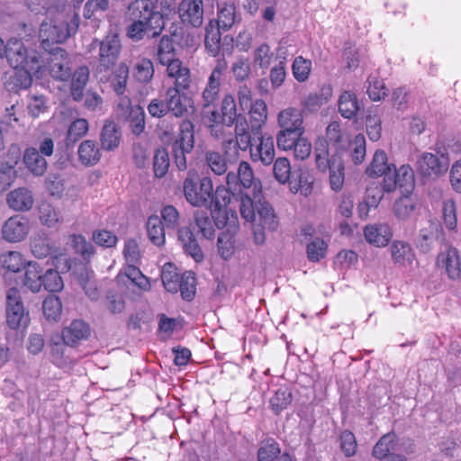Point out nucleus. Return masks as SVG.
Listing matches in <instances>:
<instances>
[{
    "label": "nucleus",
    "mask_w": 461,
    "mask_h": 461,
    "mask_svg": "<svg viewBox=\"0 0 461 461\" xmlns=\"http://www.w3.org/2000/svg\"><path fill=\"white\" fill-rule=\"evenodd\" d=\"M315 162L320 171H330V185L335 192H339L345 181L344 162L339 152H336L331 157L328 150L327 141L323 138H319L314 145Z\"/></svg>",
    "instance_id": "nucleus-2"
},
{
    "label": "nucleus",
    "mask_w": 461,
    "mask_h": 461,
    "mask_svg": "<svg viewBox=\"0 0 461 461\" xmlns=\"http://www.w3.org/2000/svg\"><path fill=\"white\" fill-rule=\"evenodd\" d=\"M177 59L172 39L168 35L162 36L157 47L156 60L165 66Z\"/></svg>",
    "instance_id": "nucleus-39"
},
{
    "label": "nucleus",
    "mask_w": 461,
    "mask_h": 461,
    "mask_svg": "<svg viewBox=\"0 0 461 461\" xmlns=\"http://www.w3.org/2000/svg\"><path fill=\"white\" fill-rule=\"evenodd\" d=\"M398 187L402 193H410L414 188V172L409 165H402L396 169Z\"/></svg>",
    "instance_id": "nucleus-55"
},
{
    "label": "nucleus",
    "mask_w": 461,
    "mask_h": 461,
    "mask_svg": "<svg viewBox=\"0 0 461 461\" xmlns=\"http://www.w3.org/2000/svg\"><path fill=\"white\" fill-rule=\"evenodd\" d=\"M23 162L26 169L34 176H42L47 171L48 162L46 158L34 147L24 149Z\"/></svg>",
    "instance_id": "nucleus-25"
},
{
    "label": "nucleus",
    "mask_w": 461,
    "mask_h": 461,
    "mask_svg": "<svg viewBox=\"0 0 461 461\" xmlns=\"http://www.w3.org/2000/svg\"><path fill=\"white\" fill-rule=\"evenodd\" d=\"M327 142H330L337 147V152L344 149L349 143L348 137L342 132L339 122H331L326 129ZM325 140V139H323ZM329 145V143H327Z\"/></svg>",
    "instance_id": "nucleus-46"
},
{
    "label": "nucleus",
    "mask_w": 461,
    "mask_h": 461,
    "mask_svg": "<svg viewBox=\"0 0 461 461\" xmlns=\"http://www.w3.org/2000/svg\"><path fill=\"white\" fill-rule=\"evenodd\" d=\"M212 181L209 176H203L199 183L194 177L188 176L183 182V192L188 203L194 207L210 206L212 203Z\"/></svg>",
    "instance_id": "nucleus-7"
},
{
    "label": "nucleus",
    "mask_w": 461,
    "mask_h": 461,
    "mask_svg": "<svg viewBox=\"0 0 461 461\" xmlns=\"http://www.w3.org/2000/svg\"><path fill=\"white\" fill-rule=\"evenodd\" d=\"M398 449L397 436L394 432H389L378 440L373 448L375 457L382 459L393 454Z\"/></svg>",
    "instance_id": "nucleus-37"
},
{
    "label": "nucleus",
    "mask_w": 461,
    "mask_h": 461,
    "mask_svg": "<svg viewBox=\"0 0 461 461\" xmlns=\"http://www.w3.org/2000/svg\"><path fill=\"white\" fill-rule=\"evenodd\" d=\"M366 241L376 247H384L391 240L393 233L391 228L386 223L368 225L364 230Z\"/></svg>",
    "instance_id": "nucleus-29"
},
{
    "label": "nucleus",
    "mask_w": 461,
    "mask_h": 461,
    "mask_svg": "<svg viewBox=\"0 0 461 461\" xmlns=\"http://www.w3.org/2000/svg\"><path fill=\"white\" fill-rule=\"evenodd\" d=\"M228 63L224 58L217 60V63L208 77L205 86L201 95L200 105L203 111L215 107L220 99V91L224 72Z\"/></svg>",
    "instance_id": "nucleus-8"
},
{
    "label": "nucleus",
    "mask_w": 461,
    "mask_h": 461,
    "mask_svg": "<svg viewBox=\"0 0 461 461\" xmlns=\"http://www.w3.org/2000/svg\"><path fill=\"white\" fill-rule=\"evenodd\" d=\"M236 232H221L217 240V248L220 256L227 260L231 258L234 252L233 236Z\"/></svg>",
    "instance_id": "nucleus-63"
},
{
    "label": "nucleus",
    "mask_w": 461,
    "mask_h": 461,
    "mask_svg": "<svg viewBox=\"0 0 461 461\" xmlns=\"http://www.w3.org/2000/svg\"><path fill=\"white\" fill-rule=\"evenodd\" d=\"M89 68L86 66H81L71 76L70 93L72 98L77 102L82 100L84 96V91L89 80Z\"/></svg>",
    "instance_id": "nucleus-33"
},
{
    "label": "nucleus",
    "mask_w": 461,
    "mask_h": 461,
    "mask_svg": "<svg viewBox=\"0 0 461 461\" xmlns=\"http://www.w3.org/2000/svg\"><path fill=\"white\" fill-rule=\"evenodd\" d=\"M205 163L216 176H222L228 171L226 157L215 150H207L204 154Z\"/></svg>",
    "instance_id": "nucleus-45"
},
{
    "label": "nucleus",
    "mask_w": 461,
    "mask_h": 461,
    "mask_svg": "<svg viewBox=\"0 0 461 461\" xmlns=\"http://www.w3.org/2000/svg\"><path fill=\"white\" fill-rule=\"evenodd\" d=\"M178 13L184 23L200 27L203 22V0H182Z\"/></svg>",
    "instance_id": "nucleus-17"
},
{
    "label": "nucleus",
    "mask_w": 461,
    "mask_h": 461,
    "mask_svg": "<svg viewBox=\"0 0 461 461\" xmlns=\"http://www.w3.org/2000/svg\"><path fill=\"white\" fill-rule=\"evenodd\" d=\"M249 113L251 123V131L256 137L259 134L261 127L267 119V106L262 99H257L252 106L249 107Z\"/></svg>",
    "instance_id": "nucleus-32"
},
{
    "label": "nucleus",
    "mask_w": 461,
    "mask_h": 461,
    "mask_svg": "<svg viewBox=\"0 0 461 461\" xmlns=\"http://www.w3.org/2000/svg\"><path fill=\"white\" fill-rule=\"evenodd\" d=\"M219 12L216 26L222 31L230 30L236 22V7L233 4L218 5Z\"/></svg>",
    "instance_id": "nucleus-48"
},
{
    "label": "nucleus",
    "mask_w": 461,
    "mask_h": 461,
    "mask_svg": "<svg viewBox=\"0 0 461 461\" xmlns=\"http://www.w3.org/2000/svg\"><path fill=\"white\" fill-rule=\"evenodd\" d=\"M280 454L278 443L273 438H267L258 450V461H274Z\"/></svg>",
    "instance_id": "nucleus-64"
},
{
    "label": "nucleus",
    "mask_w": 461,
    "mask_h": 461,
    "mask_svg": "<svg viewBox=\"0 0 461 461\" xmlns=\"http://www.w3.org/2000/svg\"><path fill=\"white\" fill-rule=\"evenodd\" d=\"M214 229L226 228L225 232H236L239 230L238 216L234 211L211 210Z\"/></svg>",
    "instance_id": "nucleus-30"
},
{
    "label": "nucleus",
    "mask_w": 461,
    "mask_h": 461,
    "mask_svg": "<svg viewBox=\"0 0 461 461\" xmlns=\"http://www.w3.org/2000/svg\"><path fill=\"white\" fill-rule=\"evenodd\" d=\"M390 252L393 263L399 267H410L416 259L413 249L406 241L394 240L391 244Z\"/></svg>",
    "instance_id": "nucleus-22"
},
{
    "label": "nucleus",
    "mask_w": 461,
    "mask_h": 461,
    "mask_svg": "<svg viewBox=\"0 0 461 461\" xmlns=\"http://www.w3.org/2000/svg\"><path fill=\"white\" fill-rule=\"evenodd\" d=\"M78 159L85 166H93L101 158L100 149L95 140H86L80 143L77 150Z\"/></svg>",
    "instance_id": "nucleus-34"
},
{
    "label": "nucleus",
    "mask_w": 461,
    "mask_h": 461,
    "mask_svg": "<svg viewBox=\"0 0 461 461\" xmlns=\"http://www.w3.org/2000/svg\"><path fill=\"white\" fill-rule=\"evenodd\" d=\"M189 89L180 87H167L164 97L173 116L182 118L188 113V101L190 100L185 94Z\"/></svg>",
    "instance_id": "nucleus-15"
},
{
    "label": "nucleus",
    "mask_w": 461,
    "mask_h": 461,
    "mask_svg": "<svg viewBox=\"0 0 461 461\" xmlns=\"http://www.w3.org/2000/svg\"><path fill=\"white\" fill-rule=\"evenodd\" d=\"M312 71V61L298 56L294 59L292 64V72L294 77L300 83L308 80Z\"/></svg>",
    "instance_id": "nucleus-57"
},
{
    "label": "nucleus",
    "mask_w": 461,
    "mask_h": 461,
    "mask_svg": "<svg viewBox=\"0 0 461 461\" xmlns=\"http://www.w3.org/2000/svg\"><path fill=\"white\" fill-rule=\"evenodd\" d=\"M92 49L98 48V64L96 71L99 73L107 72L113 68L120 58L122 42L117 32H110L101 41L94 40Z\"/></svg>",
    "instance_id": "nucleus-4"
},
{
    "label": "nucleus",
    "mask_w": 461,
    "mask_h": 461,
    "mask_svg": "<svg viewBox=\"0 0 461 461\" xmlns=\"http://www.w3.org/2000/svg\"><path fill=\"white\" fill-rule=\"evenodd\" d=\"M127 15L132 22L127 28V36L140 41L147 32L158 37L165 28L164 15L158 10L153 0H133L127 8Z\"/></svg>",
    "instance_id": "nucleus-1"
},
{
    "label": "nucleus",
    "mask_w": 461,
    "mask_h": 461,
    "mask_svg": "<svg viewBox=\"0 0 461 461\" xmlns=\"http://www.w3.org/2000/svg\"><path fill=\"white\" fill-rule=\"evenodd\" d=\"M30 321L29 312L25 310L20 291L10 288L6 293V322L8 326L16 330L26 327Z\"/></svg>",
    "instance_id": "nucleus-10"
},
{
    "label": "nucleus",
    "mask_w": 461,
    "mask_h": 461,
    "mask_svg": "<svg viewBox=\"0 0 461 461\" xmlns=\"http://www.w3.org/2000/svg\"><path fill=\"white\" fill-rule=\"evenodd\" d=\"M166 75L167 78L173 80L172 87H180L182 89H190L192 85V77L190 69L184 66L183 62L177 59L167 65Z\"/></svg>",
    "instance_id": "nucleus-20"
},
{
    "label": "nucleus",
    "mask_w": 461,
    "mask_h": 461,
    "mask_svg": "<svg viewBox=\"0 0 461 461\" xmlns=\"http://www.w3.org/2000/svg\"><path fill=\"white\" fill-rule=\"evenodd\" d=\"M30 230V221L25 216L16 214L9 217L2 226V237L5 240L15 243L23 240Z\"/></svg>",
    "instance_id": "nucleus-14"
},
{
    "label": "nucleus",
    "mask_w": 461,
    "mask_h": 461,
    "mask_svg": "<svg viewBox=\"0 0 461 461\" xmlns=\"http://www.w3.org/2000/svg\"><path fill=\"white\" fill-rule=\"evenodd\" d=\"M78 282L89 299L95 301L99 298L100 293L93 272L86 269L82 271L78 276Z\"/></svg>",
    "instance_id": "nucleus-53"
},
{
    "label": "nucleus",
    "mask_w": 461,
    "mask_h": 461,
    "mask_svg": "<svg viewBox=\"0 0 461 461\" xmlns=\"http://www.w3.org/2000/svg\"><path fill=\"white\" fill-rule=\"evenodd\" d=\"M231 197L237 199L238 190L230 188L229 185L227 187L219 185L214 192L213 189L212 190V203L206 208L210 210H221L230 203Z\"/></svg>",
    "instance_id": "nucleus-35"
},
{
    "label": "nucleus",
    "mask_w": 461,
    "mask_h": 461,
    "mask_svg": "<svg viewBox=\"0 0 461 461\" xmlns=\"http://www.w3.org/2000/svg\"><path fill=\"white\" fill-rule=\"evenodd\" d=\"M279 227V218L273 206L267 201H259L257 217L252 225L253 240L257 245L266 242V231L274 232Z\"/></svg>",
    "instance_id": "nucleus-6"
},
{
    "label": "nucleus",
    "mask_w": 461,
    "mask_h": 461,
    "mask_svg": "<svg viewBox=\"0 0 461 461\" xmlns=\"http://www.w3.org/2000/svg\"><path fill=\"white\" fill-rule=\"evenodd\" d=\"M273 175L275 179L282 185L287 184L291 177V165L286 158H278L273 161Z\"/></svg>",
    "instance_id": "nucleus-58"
},
{
    "label": "nucleus",
    "mask_w": 461,
    "mask_h": 461,
    "mask_svg": "<svg viewBox=\"0 0 461 461\" xmlns=\"http://www.w3.org/2000/svg\"><path fill=\"white\" fill-rule=\"evenodd\" d=\"M194 221L200 233L206 240H213L215 229L211 213L206 211H196L194 212Z\"/></svg>",
    "instance_id": "nucleus-38"
},
{
    "label": "nucleus",
    "mask_w": 461,
    "mask_h": 461,
    "mask_svg": "<svg viewBox=\"0 0 461 461\" xmlns=\"http://www.w3.org/2000/svg\"><path fill=\"white\" fill-rule=\"evenodd\" d=\"M194 147V125L190 120H183L179 124L178 133L171 143V154L176 167L180 171L187 168L186 155Z\"/></svg>",
    "instance_id": "nucleus-3"
},
{
    "label": "nucleus",
    "mask_w": 461,
    "mask_h": 461,
    "mask_svg": "<svg viewBox=\"0 0 461 461\" xmlns=\"http://www.w3.org/2000/svg\"><path fill=\"white\" fill-rule=\"evenodd\" d=\"M278 124L281 131H297L303 133L304 128L303 126V117L300 110L296 108H287L281 111L278 114Z\"/></svg>",
    "instance_id": "nucleus-24"
},
{
    "label": "nucleus",
    "mask_w": 461,
    "mask_h": 461,
    "mask_svg": "<svg viewBox=\"0 0 461 461\" xmlns=\"http://www.w3.org/2000/svg\"><path fill=\"white\" fill-rule=\"evenodd\" d=\"M226 184L234 190H238V194L249 192L252 188V194L256 196L258 192L261 191L259 180L254 177L253 170L250 165L246 161H241L238 167V173L228 172L226 176Z\"/></svg>",
    "instance_id": "nucleus-9"
},
{
    "label": "nucleus",
    "mask_w": 461,
    "mask_h": 461,
    "mask_svg": "<svg viewBox=\"0 0 461 461\" xmlns=\"http://www.w3.org/2000/svg\"><path fill=\"white\" fill-rule=\"evenodd\" d=\"M442 236V230L438 225L429 222L427 227L420 230L417 237V247L421 253H429Z\"/></svg>",
    "instance_id": "nucleus-23"
},
{
    "label": "nucleus",
    "mask_w": 461,
    "mask_h": 461,
    "mask_svg": "<svg viewBox=\"0 0 461 461\" xmlns=\"http://www.w3.org/2000/svg\"><path fill=\"white\" fill-rule=\"evenodd\" d=\"M184 300L190 302L194 298L196 293V278L192 271H185L181 274L179 289Z\"/></svg>",
    "instance_id": "nucleus-50"
},
{
    "label": "nucleus",
    "mask_w": 461,
    "mask_h": 461,
    "mask_svg": "<svg viewBox=\"0 0 461 461\" xmlns=\"http://www.w3.org/2000/svg\"><path fill=\"white\" fill-rule=\"evenodd\" d=\"M146 231L149 241L157 246L162 247L166 242L165 225L159 216L150 215L146 221Z\"/></svg>",
    "instance_id": "nucleus-31"
},
{
    "label": "nucleus",
    "mask_w": 461,
    "mask_h": 461,
    "mask_svg": "<svg viewBox=\"0 0 461 461\" xmlns=\"http://www.w3.org/2000/svg\"><path fill=\"white\" fill-rule=\"evenodd\" d=\"M448 167V158L443 154L438 155L424 152L417 160L418 172L427 177H438L444 175L447 171Z\"/></svg>",
    "instance_id": "nucleus-12"
},
{
    "label": "nucleus",
    "mask_w": 461,
    "mask_h": 461,
    "mask_svg": "<svg viewBox=\"0 0 461 461\" xmlns=\"http://www.w3.org/2000/svg\"><path fill=\"white\" fill-rule=\"evenodd\" d=\"M274 52L270 46L264 42L258 46L253 51V62L261 69H267L273 60Z\"/></svg>",
    "instance_id": "nucleus-54"
},
{
    "label": "nucleus",
    "mask_w": 461,
    "mask_h": 461,
    "mask_svg": "<svg viewBox=\"0 0 461 461\" xmlns=\"http://www.w3.org/2000/svg\"><path fill=\"white\" fill-rule=\"evenodd\" d=\"M72 247L77 254H79L84 260L89 261L95 255V247L80 234L71 236Z\"/></svg>",
    "instance_id": "nucleus-56"
},
{
    "label": "nucleus",
    "mask_w": 461,
    "mask_h": 461,
    "mask_svg": "<svg viewBox=\"0 0 461 461\" xmlns=\"http://www.w3.org/2000/svg\"><path fill=\"white\" fill-rule=\"evenodd\" d=\"M134 77L138 82L148 84L154 77V64L147 58L140 59L134 65Z\"/></svg>",
    "instance_id": "nucleus-51"
},
{
    "label": "nucleus",
    "mask_w": 461,
    "mask_h": 461,
    "mask_svg": "<svg viewBox=\"0 0 461 461\" xmlns=\"http://www.w3.org/2000/svg\"><path fill=\"white\" fill-rule=\"evenodd\" d=\"M417 208L418 203L414 198L403 195L394 202L393 212L399 220L405 221L415 216Z\"/></svg>",
    "instance_id": "nucleus-36"
},
{
    "label": "nucleus",
    "mask_w": 461,
    "mask_h": 461,
    "mask_svg": "<svg viewBox=\"0 0 461 461\" xmlns=\"http://www.w3.org/2000/svg\"><path fill=\"white\" fill-rule=\"evenodd\" d=\"M42 269L37 263L30 262L25 269L23 285L32 293L40 292L42 287Z\"/></svg>",
    "instance_id": "nucleus-42"
},
{
    "label": "nucleus",
    "mask_w": 461,
    "mask_h": 461,
    "mask_svg": "<svg viewBox=\"0 0 461 461\" xmlns=\"http://www.w3.org/2000/svg\"><path fill=\"white\" fill-rule=\"evenodd\" d=\"M213 120H219L227 127H231L240 118L237 113V103L232 94H225L221 102L220 111L213 109L210 112Z\"/></svg>",
    "instance_id": "nucleus-19"
},
{
    "label": "nucleus",
    "mask_w": 461,
    "mask_h": 461,
    "mask_svg": "<svg viewBox=\"0 0 461 461\" xmlns=\"http://www.w3.org/2000/svg\"><path fill=\"white\" fill-rule=\"evenodd\" d=\"M129 78V68L126 63H120L113 72L111 86L113 91L119 95V98L124 96L127 82Z\"/></svg>",
    "instance_id": "nucleus-47"
},
{
    "label": "nucleus",
    "mask_w": 461,
    "mask_h": 461,
    "mask_svg": "<svg viewBox=\"0 0 461 461\" xmlns=\"http://www.w3.org/2000/svg\"><path fill=\"white\" fill-rule=\"evenodd\" d=\"M180 278L181 275L174 264L167 263L163 267L161 280L167 292L172 294L178 292Z\"/></svg>",
    "instance_id": "nucleus-44"
},
{
    "label": "nucleus",
    "mask_w": 461,
    "mask_h": 461,
    "mask_svg": "<svg viewBox=\"0 0 461 461\" xmlns=\"http://www.w3.org/2000/svg\"><path fill=\"white\" fill-rule=\"evenodd\" d=\"M115 115L119 121L127 122L131 132L140 137L146 129V115L140 105H132L129 96H122L119 98L116 107Z\"/></svg>",
    "instance_id": "nucleus-5"
},
{
    "label": "nucleus",
    "mask_w": 461,
    "mask_h": 461,
    "mask_svg": "<svg viewBox=\"0 0 461 461\" xmlns=\"http://www.w3.org/2000/svg\"><path fill=\"white\" fill-rule=\"evenodd\" d=\"M27 49L22 41L18 39H10L5 44V55L14 68H19L27 63Z\"/></svg>",
    "instance_id": "nucleus-28"
},
{
    "label": "nucleus",
    "mask_w": 461,
    "mask_h": 461,
    "mask_svg": "<svg viewBox=\"0 0 461 461\" xmlns=\"http://www.w3.org/2000/svg\"><path fill=\"white\" fill-rule=\"evenodd\" d=\"M88 122L84 118H78L72 122L69 125L67 136L65 139L66 146L72 147L82 139L88 131Z\"/></svg>",
    "instance_id": "nucleus-43"
},
{
    "label": "nucleus",
    "mask_w": 461,
    "mask_h": 461,
    "mask_svg": "<svg viewBox=\"0 0 461 461\" xmlns=\"http://www.w3.org/2000/svg\"><path fill=\"white\" fill-rule=\"evenodd\" d=\"M328 244L321 238H315L307 244V258L312 262H319L326 256Z\"/></svg>",
    "instance_id": "nucleus-59"
},
{
    "label": "nucleus",
    "mask_w": 461,
    "mask_h": 461,
    "mask_svg": "<svg viewBox=\"0 0 461 461\" xmlns=\"http://www.w3.org/2000/svg\"><path fill=\"white\" fill-rule=\"evenodd\" d=\"M121 140L122 131L120 126L113 121H105L100 133L102 148L107 151L114 150L119 147Z\"/></svg>",
    "instance_id": "nucleus-27"
},
{
    "label": "nucleus",
    "mask_w": 461,
    "mask_h": 461,
    "mask_svg": "<svg viewBox=\"0 0 461 461\" xmlns=\"http://www.w3.org/2000/svg\"><path fill=\"white\" fill-rule=\"evenodd\" d=\"M237 200L240 201V212L241 217L247 221L254 223L257 215L251 194L249 192H245L244 194H238Z\"/></svg>",
    "instance_id": "nucleus-61"
},
{
    "label": "nucleus",
    "mask_w": 461,
    "mask_h": 461,
    "mask_svg": "<svg viewBox=\"0 0 461 461\" xmlns=\"http://www.w3.org/2000/svg\"><path fill=\"white\" fill-rule=\"evenodd\" d=\"M259 143L250 149V156L253 161H261L263 165L269 166L275 159L274 140L271 136L257 135Z\"/></svg>",
    "instance_id": "nucleus-21"
},
{
    "label": "nucleus",
    "mask_w": 461,
    "mask_h": 461,
    "mask_svg": "<svg viewBox=\"0 0 461 461\" xmlns=\"http://www.w3.org/2000/svg\"><path fill=\"white\" fill-rule=\"evenodd\" d=\"M218 26H214L212 21L205 28L204 44L207 51L212 56L218 55L221 49V32Z\"/></svg>",
    "instance_id": "nucleus-49"
},
{
    "label": "nucleus",
    "mask_w": 461,
    "mask_h": 461,
    "mask_svg": "<svg viewBox=\"0 0 461 461\" xmlns=\"http://www.w3.org/2000/svg\"><path fill=\"white\" fill-rule=\"evenodd\" d=\"M91 335V328L83 320H74L62 330V339L70 347H77L82 341L87 340Z\"/></svg>",
    "instance_id": "nucleus-16"
},
{
    "label": "nucleus",
    "mask_w": 461,
    "mask_h": 461,
    "mask_svg": "<svg viewBox=\"0 0 461 461\" xmlns=\"http://www.w3.org/2000/svg\"><path fill=\"white\" fill-rule=\"evenodd\" d=\"M393 166L394 165L388 163L386 153L382 149H377L375 152L373 159L369 167L366 168V173L371 177L381 176L386 172V170L391 169Z\"/></svg>",
    "instance_id": "nucleus-41"
},
{
    "label": "nucleus",
    "mask_w": 461,
    "mask_h": 461,
    "mask_svg": "<svg viewBox=\"0 0 461 461\" xmlns=\"http://www.w3.org/2000/svg\"><path fill=\"white\" fill-rule=\"evenodd\" d=\"M177 240L180 243L185 254L190 256L196 263H200L203 260L204 254L192 229L189 226H183L178 228Z\"/></svg>",
    "instance_id": "nucleus-18"
},
{
    "label": "nucleus",
    "mask_w": 461,
    "mask_h": 461,
    "mask_svg": "<svg viewBox=\"0 0 461 461\" xmlns=\"http://www.w3.org/2000/svg\"><path fill=\"white\" fill-rule=\"evenodd\" d=\"M437 266L445 270L447 276L456 280L461 276V258L459 251L448 242L442 244L437 256Z\"/></svg>",
    "instance_id": "nucleus-11"
},
{
    "label": "nucleus",
    "mask_w": 461,
    "mask_h": 461,
    "mask_svg": "<svg viewBox=\"0 0 461 461\" xmlns=\"http://www.w3.org/2000/svg\"><path fill=\"white\" fill-rule=\"evenodd\" d=\"M338 106L339 113L346 119L354 118L359 110L357 95L350 91H344L340 95Z\"/></svg>",
    "instance_id": "nucleus-40"
},
{
    "label": "nucleus",
    "mask_w": 461,
    "mask_h": 461,
    "mask_svg": "<svg viewBox=\"0 0 461 461\" xmlns=\"http://www.w3.org/2000/svg\"><path fill=\"white\" fill-rule=\"evenodd\" d=\"M0 262L4 268L16 273L24 267L23 255L18 251H8L0 256Z\"/></svg>",
    "instance_id": "nucleus-60"
},
{
    "label": "nucleus",
    "mask_w": 461,
    "mask_h": 461,
    "mask_svg": "<svg viewBox=\"0 0 461 461\" xmlns=\"http://www.w3.org/2000/svg\"><path fill=\"white\" fill-rule=\"evenodd\" d=\"M170 165L169 155L166 149H157L153 156V172L158 178L164 177Z\"/></svg>",
    "instance_id": "nucleus-52"
},
{
    "label": "nucleus",
    "mask_w": 461,
    "mask_h": 461,
    "mask_svg": "<svg viewBox=\"0 0 461 461\" xmlns=\"http://www.w3.org/2000/svg\"><path fill=\"white\" fill-rule=\"evenodd\" d=\"M48 65L50 76L60 81H66L72 76V65L68 52L56 48L52 50L48 59Z\"/></svg>",
    "instance_id": "nucleus-13"
},
{
    "label": "nucleus",
    "mask_w": 461,
    "mask_h": 461,
    "mask_svg": "<svg viewBox=\"0 0 461 461\" xmlns=\"http://www.w3.org/2000/svg\"><path fill=\"white\" fill-rule=\"evenodd\" d=\"M42 286L50 293H57L63 289L64 284L59 273L54 269H48L42 274Z\"/></svg>",
    "instance_id": "nucleus-62"
},
{
    "label": "nucleus",
    "mask_w": 461,
    "mask_h": 461,
    "mask_svg": "<svg viewBox=\"0 0 461 461\" xmlns=\"http://www.w3.org/2000/svg\"><path fill=\"white\" fill-rule=\"evenodd\" d=\"M6 202L14 211L25 212L32 207L34 199L31 190L26 187H19L7 194Z\"/></svg>",
    "instance_id": "nucleus-26"
}]
</instances>
